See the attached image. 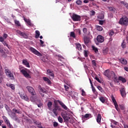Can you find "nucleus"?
Instances as JSON below:
<instances>
[{"label":"nucleus","instance_id":"f257e3e1","mask_svg":"<svg viewBox=\"0 0 128 128\" xmlns=\"http://www.w3.org/2000/svg\"><path fill=\"white\" fill-rule=\"evenodd\" d=\"M104 76H106V78H113L114 80H117L118 78L116 77V74H114V72L113 71L110 72L109 70H106L104 72Z\"/></svg>","mask_w":128,"mask_h":128},{"label":"nucleus","instance_id":"f03ea898","mask_svg":"<svg viewBox=\"0 0 128 128\" xmlns=\"http://www.w3.org/2000/svg\"><path fill=\"white\" fill-rule=\"evenodd\" d=\"M19 70H20V72H22L25 78H30V75L26 70L24 69L22 67H20Z\"/></svg>","mask_w":128,"mask_h":128},{"label":"nucleus","instance_id":"7ed1b4c3","mask_svg":"<svg viewBox=\"0 0 128 128\" xmlns=\"http://www.w3.org/2000/svg\"><path fill=\"white\" fill-rule=\"evenodd\" d=\"M119 24L122 26H128V18L126 17L124 18H122L119 21Z\"/></svg>","mask_w":128,"mask_h":128},{"label":"nucleus","instance_id":"20e7f679","mask_svg":"<svg viewBox=\"0 0 128 128\" xmlns=\"http://www.w3.org/2000/svg\"><path fill=\"white\" fill-rule=\"evenodd\" d=\"M4 72L8 78H10L11 80H14V74L12 73V72L9 69H5Z\"/></svg>","mask_w":128,"mask_h":128},{"label":"nucleus","instance_id":"39448f33","mask_svg":"<svg viewBox=\"0 0 128 128\" xmlns=\"http://www.w3.org/2000/svg\"><path fill=\"white\" fill-rule=\"evenodd\" d=\"M62 108H60L58 106H54V108L52 110V112L56 116H57L58 114V112H60Z\"/></svg>","mask_w":128,"mask_h":128},{"label":"nucleus","instance_id":"423d86ee","mask_svg":"<svg viewBox=\"0 0 128 128\" xmlns=\"http://www.w3.org/2000/svg\"><path fill=\"white\" fill-rule=\"evenodd\" d=\"M29 50L32 52V54H36V56H42V54L38 50H36L34 48L32 47H30L29 48Z\"/></svg>","mask_w":128,"mask_h":128},{"label":"nucleus","instance_id":"0eeeda50","mask_svg":"<svg viewBox=\"0 0 128 128\" xmlns=\"http://www.w3.org/2000/svg\"><path fill=\"white\" fill-rule=\"evenodd\" d=\"M82 17L76 14H73L72 16V20L74 22H80Z\"/></svg>","mask_w":128,"mask_h":128},{"label":"nucleus","instance_id":"6e6552de","mask_svg":"<svg viewBox=\"0 0 128 128\" xmlns=\"http://www.w3.org/2000/svg\"><path fill=\"white\" fill-rule=\"evenodd\" d=\"M16 32L24 38H28V35L27 34L22 32L20 30H17Z\"/></svg>","mask_w":128,"mask_h":128},{"label":"nucleus","instance_id":"1a4fd4ad","mask_svg":"<svg viewBox=\"0 0 128 128\" xmlns=\"http://www.w3.org/2000/svg\"><path fill=\"white\" fill-rule=\"evenodd\" d=\"M26 88L28 92H30V94H32V96H36V92H34V89L32 87L30 86H28L26 87Z\"/></svg>","mask_w":128,"mask_h":128},{"label":"nucleus","instance_id":"9d476101","mask_svg":"<svg viewBox=\"0 0 128 128\" xmlns=\"http://www.w3.org/2000/svg\"><path fill=\"white\" fill-rule=\"evenodd\" d=\"M96 40L98 42H104V38L102 35H98L97 36Z\"/></svg>","mask_w":128,"mask_h":128},{"label":"nucleus","instance_id":"9b49d317","mask_svg":"<svg viewBox=\"0 0 128 128\" xmlns=\"http://www.w3.org/2000/svg\"><path fill=\"white\" fill-rule=\"evenodd\" d=\"M2 74H4L2 67V66H0V84H2L4 80V78H2Z\"/></svg>","mask_w":128,"mask_h":128},{"label":"nucleus","instance_id":"f8f14e48","mask_svg":"<svg viewBox=\"0 0 128 128\" xmlns=\"http://www.w3.org/2000/svg\"><path fill=\"white\" fill-rule=\"evenodd\" d=\"M112 101L114 102V106L116 110H120L118 108V102H116V98H114V96H112Z\"/></svg>","mask_w":128,"mask_h":128},{"label":"nucleus","instance_id":"ddd939ff","mask_svg":"<svg viewBox=\"0 0 128 128\" xmlns=\"http://www.w3.org/2000/svg\"><path fill=\"white\" fill-rule=\"evenodd\" d=\"M6 86H8V88H11L12 90H16V86H14V84L7 83L6 84Z\"/></svg>","mask_w":128,"mask_h":128},{"label":"nucleus","instance_id":"4468645a","mask_svg":"<svg viewBox=\"0 0 128 128\" xmlns=\"http://www.w3.org/2000/svg\"><path fill=\"white\" fill-rule=\"evenodd\" d=\"M57 102H58V104H60V106H61L62 108L65 110H67L68 106H66V104H64V102H62L60 100H58Z\"/></svg>","mask_w":128,"mask_h":128},{"label":"nucleus","instance_id":"2eb2a0df","mask_svg":"<svg viewBox=\"0 0 128 128\" xmlns=\"http://www.w3.org/2000/svg\"><path fill=\"white\" fill-rule=\"evenodd\" d=\"M120 92L122 98H124L126 96V88H121L120 90Z\"/></svg>","mask_w":128,"mask_h":128},{"label":"nucleus","instance_id":"dca6fc26","mask_svg":"<svg viewBox=\"0 0 128 128\" xmlns=\"http://www.w3.org/2000/svg\"><path fill=\"white\" fill-rule=\"evenodd\" d=\"M62 116L64 120V122H68V120H70V118L68 116V115L66 114H63L62 115Z\"/></svg>","mask_w":128,"mask_h":128},{"label":"nucleus","instance_id":"f3484780","mask_svg":"<svg viewBox=\"0 0 128 128\" xmlns=\"http://www.w3.org/2000/svg\"><path fill=\"white\" fill-rule=\"evenodd\" d=\"M92 118V114H86L85 115L82 116L83 120H84V118Z\"/></svg>","mask_w":128,"mask_h":128},{"label":"nucleus","instance_id":"a211bd4d","mask_svg":"<svg viewBox=\"0 0 128 128\" xmlns=\"http://www.w3.org/2000/svg\"><path fill=\"white\" fill-rule=\"evenodd\" d=\"M47 74H48V76H52V78H54V71H52V70H50V69L47 70Z\"/></svg>","mask_w":128,"mask_h":128},{"label":"nucleus","instance_id":"6ab92c4d","mask_svg":"<svg viewBox=\"0 0 128 128\" xmlns=\"http://www.w3.org/2000/svg\"><path fill=\"white\" fill-rule=\"evenodd\" d=\"M119 62H120L121 64H128V61L124 59V58H120L119 59Z\"/></svg>","mask_w":128,"mask_h":128},{"label":"nucleus","instance_id":"aec40b11","mask_svg":"<svg viewBox=\"0 0 128 128\" xmlns=\"http://www.w3.org/2000/svg\"><path fill=\"white\" fill-rule=\"evenodd\" d=\"M22 64L24 66H26L27 68H30V63L28 62L26 60H22Z\"/></svg>","mask_w":128,"mask_h":128},{"label":"nucleus","instance_id":"412c9836","mask_svg":"<svg viewBox=\"0 0 128 128\" xmlns=\"http://www.w3.org/2000/svg\"><path fill=\"white\" fill-rule=\"evenodd\" d=\"M84 42L86 46H88V42H90V40L87 36L84 37Z\"/></svg>","mask_w":128,"mask_h":128},{"label":"nucleus","instance_id":"4be33fe9","mask_svg":"<svg viewBox=\"0 0 128 128\" xmlns=\"http://www.w3.org/2000/svg\"><path fill=\"white\" fill-rule=\"evenodd\" d=\"M48 108L49 110H52V102L50 101L47 104Z\"/></svg>","mask_w":128,"mask_h":128},{"label":"nucleus","instance_id":"5701e85b","mask_svg":"<svg viewBox=\"0 0 128 128\" xmlns=\"http://www.w3.org/2000/svg\"><path fill=\"white\" fill-rule=\"evenodd\" d=\"M5 124H6V126H8L9 128H14V126L12 124H10V120H8V121H6L5 122Z\"/></svg>","mask_w":128,"mask_h":128},{"label":"nucleus","instance_id":"b1692460","mask_svg":"<svg viewBox=\"0 0 128 128\" xmlns=\"http://www.w3.org/2000/svg\"><path fill=\"white\" fill-rule=\"evenodd\" d=\"M44 80V82H48V84H52V82H50V79H48V78H46V77H43L42 78Z\"/></svg>","mask_w":128,"mask_h":128},{"label":"nucleus","instance_id":"393cba45","mask_svg":"<svg viewBox=\"0 0 128 128\" xmlns=\"http://www.w3.org/2000/svg\"><path fill=\"white\" fill-rule=\"evenodd\" d=\"M101 120H102V115H100V114H98L97 116L96 122H97L100 124Z\"/></svg>","mask_w":128,"mask_h":128},{"label":"nucleus","instance_id":"a878e982","mask_svg":"<svg viewBox=\"0 0 128 128\" xmlns=\"http://www.w3.org/2000/svg\"><path fill=\"white\" fill-rule=\"evenodd\" d=\"M4 106L7 112H11V114H14V112H12V110H10V108L8 107V106L6 104H4Z\"/></svg>","mask_w":128,"mask_h":128},{"label":"nucleus","instance_id":"bb28decb","mask_svg":"<svg viewBox=\"0 0 128 128\" xmlns=\"http://www.w3.org/2000/svg\"><path fill=\"white\" fill-rule=\"evenodd\" d=\"M12 112H14V114L16 116V114H22V112H20V110H18L16 108L12 109Z\"/></svg>","mask_w":128,"mask_h":128},{"label":"nucleus","instance_id":"cd10ccee","mask_svg":"<svg viewBox=\"0 0 128 128\" xmlns=\"http://www.w3.org/2000/svg\"><path fill=\"white\" fill-rule=\"evenodd\" d=\"M118 80H120L121 82H123V83L126 82V80L122 76H119Z\"/></svg>","mask_w":128,"mask_h":128},{"label":"nucleus","instance_id":"c85d7f7f","mask_svg":"<svg viewBox=\"0 0 128 128\" xmlns=\"http://www.w3.org/2000/svg\"><path fill=\"white\" fill-rule=\"evenodd\" d=\"M40 31L38 30H36V36L35 38H40Z\"/></svg>","mask_w":128,"mask_h":128},{"label":"nucleus","instance_id":"c756f323","mask_svg":"<svg viewBox=\"0 0 128 128\" xmlns=\"http://www.w3.org/2000/svg\"><path fill=\"white\" fill-rule=\"evenodd\" d=\"M92 92H94V94H95V96H98V92H96V88H94V86H92Z\"/></svg>","mask_w":128,"mask_h":128},{"label":"nucleus","instance_id":"7c9ffc66","mask_svg":"<svg viewBox=\"0 0 128 128\" xmlns=\"http://www.w3.org/2000/svg\"><path fill=\"white\" fill-rule=\"evenodd\" d=\"M20 96L21 98H22V100H28V96H24V95H20Z\"/></svg>","mask_w":128,"mask_h":128},{"label":"nucleus","instance_id":"2f4dec72","mask_svg":"<svg viewBox=\"0 0 128 128\" xmlns=\"http://www.w3.org/2000/svg\"><path fill=\"white\" fill-rule=\"evenodd\" d=\"M76 48H78V50H82V45H80V44H76Z\"/></svg>","mask_w":128,"mask_h":128},{"label":"nucleus","instance_id":"473e14b6","mask_svg":"<svg viewBox=\"0 0 128 128\" xmlns=\"http://www.w3.org/2000/svg\"><path fill=\"white\" fill-rule=\"evenodd\" d=\"M99 100L102 102V104H104L106 102V98L104 96H100Z\"/></svg>","mask_w":128,"mask_h":128},{"label":"nucleus","instance_id":"72a5a7b5","mask_svg":"<svg viewBox=\"0 0 128 128\" xmlns=\"http://www.w3.org/2000/svg\"><path fill=\"white\" fill-rule=\"evenodd\" d=\"M108 48H104L103 49L104 54H108Z\"/></svg>","mask_w":128,"mask_h":128},{"label":"nucleus","instance_id":"f704fd0d","mask_svg":"<svg viewBox=\"0 0 128 128\" xmlns=\"http://www.w3.org/2000/svg\"><path fill=\"white\" fill-rule=\"evenodd\" d=\"M70 38H76V34H74V32H70Z\"/></svg>","mask_w":128,"mask_h":128},{"label":"nucleus","instance_id":"c9c22d12","mask_svg":"<svg viewBox=\"0 0 128 128\" xmlns=\"http://www.w3.org/2000/svg\"><path fill=\"white\" fill-rule=\"evenodd\" d=\"M96 26L97 30H98V32H102V26Z\"/></svg>","mask_w":128,"mask_h":128},{"label":"nucleus","instance_id":"e433bc0d","mask_svg":"<svg viewBox=\"0 0 128 128\" xmlns=\"http://www.w3.org/2000/svg\"><path fill=\"white\" fill-rule=\"evenodd\" d=\"M15 24L18 26H20V21L18 20H14Z\"/></svg>","mask_w":128,"mask_h":128},{"label":"nucleus","instance_id":"4c0bfd02","mask_svg":"<svg viewBox=\"0 0 128 128\" xmlns=\"http://www.w3.org/2000/svg\"><path fill=\"white\" fill-rule=\"evenodd\" d=\"M2 118L4 120V122H8V118L4 116H2Z\"/></svg>","mask_w":128,"mask_h":128},{"label":"nucleus","instance_id":"58836bf2","mask_svg":"<svg viewBox=\"0 0 128 128\" xmlns=\"http://www.w3.org/2000/svg\"><path fill=\"white\" fill-rule=\"evenodd\" d=\"M122 46L123 48H126V42H124V40H123V42L122 44Z\"/></svg>","mask_w":128,"mask_h":128},{"label":"nucleus","instance_id":"ea45409f","mask_svg":"<svg viewBox=\"0 0 128 128\" xmlns=\"http://www.w3.org/2000/svg\"><path fill=\"white\" fill-rule=\"evenodd\" d=\"M53 126H54V128H58V123L56 122H53Z\"/></svg>","mask_w":128,"mask_h":128},{"label":"nucleus","instance_id":"a19ab883","mask_svg":"<svg viewBox=\"0 0 128 128\" xmlns=\"http://www.w3.org/2000/svg\"><path fill=\"white\" fill-rule=\"evenodd\" d=\"M76 4H78V6H82V2L80 0H78L76 2Z\"/></svg>","mask_w":128,"mask_h":128},{"label":"nucleus","instance_id":"79ce46f5","mask_svg":"<svg viewBox=\"0 0 128 128\" xmlns=\"http://www.w3.org/2000/svg\"><path fill=\"white\" fill-rule=\"evenodd\" d=\"M30 100H32V102H36V97L32 96L30 98Z\"/></svg>","mask_w":128,"mask_h":128},{"label":"nucleus","instance_id":"37998d69","mask_svg":"<svg viewBox=\"0 0 128 128\" xmlns=\"http://www.w3.org/2000/svg\"><path fill=\"white\" fill-rule=\"evenodd\" d=\"M2 42L5 46H7V48H10V46L8 44V43H6V41H4Z\"/></svg>","mask_w":128,"mask_h":128},{"label":"nucleus","instance_id":"c03bdc74","mask_svg":"<svg viewBox=\"0 0 128 128\" xmlns=\"http://www.w3.org/2000/svg\"><path fill=\"white\" fill-rule=\"evenodd\" d=\"M58 120L59 122H60L62 124V122H64V120L60 117V116H59L58 117Z\"/></svg>","mask_w":128,"mask_h":128},{"label":"nucleus","instance_id":"a18cd8bd","mask_svg":"<svg viewBox=\"0 0 128 128\" xmlns=\"http://www.w3.org/2000/svg\"><path fill=\"white\" fill-rule=\"evenodd\" d=\"M114 30H110V34H109L110 36H114Z\"/></svg>","mask_w":128,"mask_h":128},{"label":"nucleus","instance_id":"49530a36","mask_svg":"<svg viewBox=\"0 0 128 128\" xmlns=\"http://www.w3.org/2000/svg\"><path fill=\"white\" fill-rule=\"evenodd\" d=\"M97 88H98V90L100 91L101 92H104V90L102 89V86H98Z\"/></svg>","mask_w":128,"mask_h":128},{"label":"nucleus","instance_id":"de8ad7c7","mask_svg":"<svg viewBox=\"0 0 128 128\" xmlns=\"http://www.w3.org/2000/svg\"><path fill=\"white\" fill-rule=\"evenodd\" d=\"M92 48L93 50H94V52H96V54H97V52H98V48H96L94 46H92Z\"/></svg>","mask_w":128,"mask_h":128},{"label":"nucleus","instance_id":"09e8293b","mask_svg":"<svg viewBox=\"0 0 128 128\" xmlns=\"http://www.w3.org/2000/svg\"><path fill=\"white\" fill-rule=\"evenodd\" d=\"M92 64L94 66H96V60H92Z\"/></svg>","mask_w":128,"mask_h":128},{"label":"nucleus","instance_id":"8fccbe9b","mask_svg":"<svg viewBox=\"0 0 128 128\" xmlns=\"http://www.w3.org/2000/svg\"><path fill=\"white\" fill-rule=\"evenodd\" d=\"M40 90H41L43 94H46V90L44 89H42V88H40Z\"/></svg>","mask_w":128,"mask_h":128},{"label":"nucleus","instance_id":"3c124183","mask_svg":"<svg viewBox=\"0 0 128 128\" xmlns=\"http://www.w3.org/2000/svg\"><path fill=\"white\" fill-rule=\"evenodd\" d=\"M34 124H36V126H38L39 124H40V121L38 120H34Z\"/></svg>","mask_w":128,"mask_h":128},{"label":"nucleus","instance_id":"603ef678","mask_svg":"<svg viewBox=\"0 0 128 128\" xmlns=\"http://www.w3.org/2000/svg\"><path fill=\"white\" fill-rule=\"evenodd\" d=\"M104 20H99V24H100V26H102V24H104Z\"/></svg>","mask_w":128,"mask_h":128},{"label":"nucleus","instance_id":"864d4df0","mask_svg":"<svg viewBox=\"0 0 128 128\" xmlns=\"http://www.w3.org/2000/svg\"><path fill=\"white\" fill-rule=\"evenodd\" d=\"M87 32H88V28H83V32H84V34H86Z\"/></svg>","mask_w":128,"mask_h":128},{"label":"nucleus","instance_id":"5fc2aeb1","mask_svg":"<svg viewBox=\"0 0 128 128\" xmlns=\"http://www.w3.org/2000/svg\"><path fill=\"white\" fill-rule=\"evenodd\" d=\"M120 108L122 110H124V106L123 104L120 105Z\"/></svg>","mask_w":128,"mask_h":128},{"label":"nucleus","instance_id":"6e6d98bb","mask_svg":"<svg viewBox=\"0 0 128 128\" xmlns=\"http://www.w3.org/2000/svg\"><path fill=\"white\" fill-rule=\"evenodd\" d=\"M82 96H86V92H84V89L82 90Z\"/></svg>","mask_w":128,"mask_h":128},{"label":"nucleus","instance_id":"4d7b16f0","mask_svg":"<svg viewBox=\"0 0 128 128\" xmlns=\"http://www.w3.org/2000/svg\"><path fill=\"white\" fill-rule=\"evenodd\" d=\"M8 36V34H4V35H3V38H4V40L6 39Z\"/></svg>","mask_w":128,"mask_h":128},{"label":"nucleus","instance_id":"13d9d810","mask_svg":"<svg viewBox=\"0 0 128 128\" xmlns=\"http://www.w3.org/2000/svg\"><path fill=\"white\" fill-rule=\"evenodd\" d=\"M84 56L85 58H88V52H86V50H84Z\"/></svg>","mask_w":128,"mask_h":128},{"label":"nucleus","instance_id":"bf43d9fd","mask_svg":"<svg viewBox=\"0 0 128 128\" xmlns=\"http://www.w3.org/2000/svg\"><path fill=\"white\" fill-rule=\"evenodd\" d=\"M0 52L2 54H4V50H2V48H0Z\"/></svg>","mask_w":128,"mask_h":128},{"label":"nucleus","instance_id":"052dcab7","mask_svg":"<svg viewBox=\"0 0 128 128\" xmlns=\"http://www.w3.org/2000/svg\"><path fill=\"white\" fill-rule=\"evenodd\" d=\"M28 25V26H32V22H30V20H29L28 22H27Z\"/></svg>","mask_w":128,"mask_h":128},{"label":"nucleus","instance_id":"680f3d73","mask_svg":"<svg viewBox=\"0 0 128 128\" xmlns=\"http://www.w3.org/2000/svg\"><path fill=\"white\" fill-rule=\"evenodd\" d=\"M92 6H96L97 8H100V6L96 5V3H92Z\"/></svg>","mask_w":128,"mask_h":128},{"label":"nucleus","instance_id":"e2e57ef3","mask_svg":"<svg viewBox=\"0 0 128 128\" xmlns=\"http://www.w3.org/2000/svg\"><path fill=\"white\" fill-rule=\"evenodd\" d=\"M95 80H97V82H100V78H98L97 76L95 77Z\"/></svg>","mask_w":128,"mask_h":128},{"label":"nucleus","instance_id":"0e129e2a","mask_svg":"<svg viewBox=\"0 0 128 128\" xmlns=\"http://www.w3.org/2000/svg\"><path fill=\"white\" fill-rule=\"evenodd\" d=\"M40 46H43L42 44H44V41H42V40H40Z\"/></svg>","mask_w":128,"mask_h":128},{"label":"nucleus","instance_id":"69168bd1","mask_svg":"<svg viewBox=\"0 0 128 128\" xmlns=\"http://www.w3.org/2000/svg\"><path fill=\"white\" fill-rule=\"evenodd\" d=\"M90 12L92 14L91 15H92V16H94V14H96V12H94L92 10Z\"/></svg>","mask_w":128,"mask_h":128},{"label":"nucleus","instance_id":"338daca9","mask_svg":"<svg viewBox=\"0 0 128 128\" xmlns=\"http://www.w3.org/2000/svg\"><path fill=\"white\" fill-rule=\"evenodd\" d=\"M0 42H4V38L0 37Z\"/></svg>","mask_w":128,"mask_h":128},{"label":"nucleus","instance_id":"774afa93","mask_svg":"<svg viewBox=\"0 0 128 128\" xmlns=\"http://www.w3.org/2000/svg\"><path fill=\"white\" fill-rule=\"evenodd\" d=\"M64 88L66 90V91H68V89L69 88L68 86H67L66 85H64Z\"/></svg>","mask_w":128,"mask_h":128}]
</instances>
